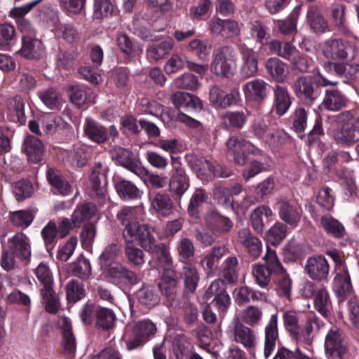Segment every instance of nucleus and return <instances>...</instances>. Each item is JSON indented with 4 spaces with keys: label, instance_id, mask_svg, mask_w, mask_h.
Masks as SVG:
<instances>
[{
    "label": "nucleus",
    "instance_id": "1",
    "mask_svg": "<svg viewBox=\"0 0 359 359\" xmlns=\"http://www.w3.org/2000/svg\"><path fill=\"white\" fill-rule=\"evenodd\" d=\"M116 218L120 222L123 229V237L126 236L127 231H131L132 241H137L140 245L146 251L151 250L156 244L155 228L149 224H140L135 208L123 207L117 213Z\"/></svg>",
    "mask_w": 359,
    "mask_h": 359
},
{
    "label": "nucleus",
    "instance_id": "2",
    "mask_svg": "<svg viewBox=\"0 0 359 359\" xmlns=\"http://www.w3.org/2000/svg\"><path fill=\"white\" fill-rule=\"evenodd\" d=\"M147 252L151 254L153 259L156 262L157 266L163 269L161 278L158 287L163 295L165 296L169 300H172L171 303V306H172L176 292L177 276L173 269L169 250L163 243H158Z\"/></svg>",
    "mask_w": 359,
    "mask_h": 359
},
{
    "label": "nucleus",
    "instance_id": "3",
    "mask_svg": "<svg viewBox=\"0 0 359 359\" xmlns=\"http://www.w3.org/2000/svg\"><path fill=\"white\" fill-rule=\"evenodd\" d=\"M262 260L263 263L258 262L252 265V273L257 285L262 288H268L272 285L271 276L283 271V265L276 250L269 247Z\"/></svg>",
    "mask_w": 359,
    "mask_h": 359
},
{
    "label": "nucleus",
    "instance_id": "4",
    "mask_svg": "<svg viewBox=\"0 0 359 359\" xmlns=\"http://www.w3.org/2000/svg\"><path fill=\"white\" fill-rule=\"evenodd\" d=\"M34 273L43 286L40 290L46 311L55 314L58 311V300L53 290V277L48 266L41 262L34 270Z\"/></svg>",
    "mask_w": 359,
    "mask_h": 359
},
{
    "label": "nucleus",
    "instance_id": "5",
    "mask_svg": "<svg viewBox=\"0 0 359 359\" xmlns=\"http://www.w3.org/2000/svg\"><path fill=\"white\" fill-rule=\"evenodd\" d=\"M168 190L175 201H180L190 187V177L179 156H172Z\"/></svg>",
    "mask_w": 359,
    "mask_h": 359
},
{
    "label": "nucleus",
    "instance_id": "6",
    "mask_svg": "<svg viewBox=\"0 0 359 359\" xmlns=\"http://www.w3.org/2000/svg\"><path fill=\"white\" fill-rule=\"evenodd\" d=\"M237 54L231 46H223L215 50L210 65L212 73L224 78H230L233 74Z\"/></svg>",
    "mask_w": 359,
    "mask_h": 359
},
{
    "label": "nucleus",
    "instance_id": "7",
    "mask_svg": "<svg viewBox=\"0 0 359 359\" xmlns=\"http://www.w3.org/2000/svg\"><path fill=\"white\" fill-rule=\"evenodd\" d=\"M157 332L156 325L149 319L136 322L131 331L126 334V344L128 351L143 347Z\"/></svg>",
    "mask_w": 359,
    "mask_h": 359
},
{
    "label": "nucleus",
    "instance_id": "8",
    "mask_svg": "<svg viewBox=\"0 0 359 359\" xmlns=\"http://www.w3.org/2000/svg\"><path fill=\"white\" fill-rule=\"evenodd\" d=\"M245 138L243 136H232L226 143L228 155L233 156L235 163L240 165L246 163L249 155L262 156L264 154L262 150Z\"/></svg>",
    "mask_w": 359,
    "mask_h": 359
},
{
    "label": "nucleus",
    "instance_id": "9",
    "mask_svg": "<svg viewBox=\"0 0 359 359\" xmlns=\"http://www.w3.org/2000/svg\"><path fill=\"white\" fill-rule=\"evenodd\" d=\"M325 353L328 359H349V349L341 329L332 327L325 338Z\"/></svg>",
    "mask_w": 359,
    "mask_h": 359
},
{
    "label": "nucleus",
    "instance_id": "10",
    "mask_svg": "<svg viewBox=\"0 0 359 359\" xmlns=\"http://www.w3.org/2000/svg\"><path fill=\"white\" fill-rule=\"evenodd\" d=\"M104 276L109 283L120 288L133 286L140 282L135 272L118 262L108 264L104 269Z\"/></svg>",
    "mask_w": 359,
    "mask_h": 359
},
{
    "label": "nucleus",
    "instance_id": "11",
    "mask_svg": "<svg viewBox=\"0 0 359 359\" xmlns=\"http://www.w3.org/2000/svg\"><path fill=\"white\" fill-rule=\"evenodd\" d=\"M205 299L206 301L212 299L209 304L217 309L219 316L222 318L225 316L231 304V297L226 291V283L221 278L215 280L210 285L205 291Z\"/></svg>",
    "mask_w": 359,
    "mask_h": 359
},
{
    "label": "nucleus",
    "instance_id": "12",
    "mask_svg": "<svg viewBox=\"0 0 359 359\" xmlns=\"http://www.w3.org/2000/svg\"><path fill=\"white\" fill-rule=\"evenodd\" d=\"M84 136L91 142L102 145L106 144L111 137L114 141L119 133L115 125L107 128L93 118H86L83 125Z\"/></svg>",
    "mask_w": 359,
    "mask_h": 359
},
{
    "label": "nucleus",
    "instance_id": "13",
    "mask_svg": "<svg viewBox=\"0 0 359 359\" xmlns=\"http://www.w3.org/2000/svg\"><path fill=\"white\" fill-rule=\"evenodd\" d=\"M293 91L304 104L311 106L320 95V90L313 76H301L294 83Z\"/></svg>",
    "mask_w": 359,
    "mask_h": 359
},
{
    "label": "nucleus",
    "instance_id": "14",
    "mask_svg": "<svg viewBox=\"0 0 359 359\" xmlns=\"http://www.w3.org/2000/svg\"><path fill=\"white\" fill-rule=\"evenodd\" d=\"M112 159L116 164L122 166L139 177L148 174V171L141 165L140 160L130 149L115 146L111 151Z\"/></svg>",
    "mask_w": 359,
    "mask_h": 359
},
{
    "label": "nucleus",
    "instance_id": "15",
    "mask_svg": "<svg viewBox=\"0 0 359 359\" xmlns=\"http://www.w3.org/2000/svg\"><path fill=\"white\" fill-rule=\"evenodd\" d=\"M279 218L291 229L297 228L301 221L303 210L294 199H282L277 203Z\"/></svg>",
    "mask_w": 359,
    "mask_h": 359
},
{
    "label": "nucleus",
    "instance_id": "16",
    "mask_svg": "<svg viewBox=\"0 0 359 359\" xmlns=\"http://www.w3.org/2000/svg\"><path fill=\"white\" fill-rule=\"evenodd\" d=\"M269 84L261 79H255L243 86V91L247 102L262 105L269 95Z\"/></svg>",
    "mask_w": 359,
    "mask_h": 359
},
{
    "label": "nucleus",
    "instance_id": "17",
    "mask_svg": "<svg viewBox=\"0 0 359 359\" xmlns=\"http://www.w3.org/2000/svg\"><path fill=\"white\" fill-rule=\"evenodd\" d=\"M210 102L217 108L226 109L238 104L241 102V96L238 88H233L229 93H226L218 86H212L210 90Z\"/></svg>",
    "mask_w": 359,
    "mask_h": 359
},
{
    "label": "nucleus",
    "instance_id": "18",
    "mask_svg": "<svg viewBox=\"0 0 359 359\" xmlns=\"http://www.w3.org/2000/svg\"><path fill=\"white\" fill-rule=\"evenodd\" d=\"M8 249L17 259L22 262H29L32 246L29 238L23 232H18L8 239Z\"/></svg>",
    "mask_w": 359,
    "mask_h": 359
},
{
    "label": "nucleus",
    "instance_id": "19",
    "mask_svg": "<svg viewBox=\"0 0 359 359\" xmlns=\"http://www.w3.org/2000/svg\"><path fill=\"white\" fill-rule=\"evenodd\" d=\"M196 175L201 180L209 182L214 178L229 177L232 175V170L226 166H223L204 158L196 172Z\"/></svg>",
    "mask_w": 359,
    "mask_h": 359
},
{
    "label": "nucleus",
    "instance_id": "20",
    "mask_svg": "<svg viewBox=\"0 0 359 359\" xmlns=\"http://www.w3.org/2000/svg\"><path fill=\"white\" fill-rule=\"evenodd\" d=\"M324 68L327 72H333L340 78L355 80L359 75V55L349 62H327Z\"/></svg>",
    "mask_w": 359,
    "mask_h": 359
},
{
    "label": "nucleus",
    "instance_id": "21",
    "mask_svg": "<svg viewBox=\"0 0 359 359\" xmlns=\"http://www.w3.org/2000/svg\"><path fill=\"white\" fill-rule=\"evenodd\" d=\"M210 30L217 36L231 39L238 36L241 28L237 21L231 19H221L213 17L210 21Z\"/></svg>",
    "mask_w": 359,
    "mask_h": 359
},
{
    "label": "nucleus",
    "instance_id": "22",
    "mask_svg": "<svg viewBox=\"0 0 359 359\" xmlns=\"http://www.w3.org/2000/svg\"><path fill=\"white\" fill-rule=\"evenodd\" d=\"M349 103L346 95L337 88H327L321 102L323 109L329 111H339L346 108Z\"/></svg>",
    "mask_w": 359,
    "mask_h": 359
},
{
    "label": "nucleus",
    "instance_id": "23",
    "mask_svg": "<svg viewBox=\"0 0 359 359\" xmlns=\"http://www.w3.org/2000/svg\"><path fill=\"white\" fill-rule=\"evenodd\" d=\"M305 272L313 280H323L326 279L330 271L327 260L323 255L309 257L304 268Z\"/></svg>",
    "mask_w": 359,
    "mask_h": 359
},
{
    "label": "nucleus",
    "instance_id": "24",
    "mask_svg": "<svg viewBox=\"0 0 359 359\" xmlns=\"http://www.w3.org/2000/svg\"><path fill=\"white\" fill-rule=\"evenodd\" d=\"M324 323L315 313H309L302 325L297 344L311 345Z\"/></svg>",
    "mask_w": 359,
    "mask_h": 359
},
{
    "label": "nucleus",
    "instance_id": "25",
    "mask_svg": "<svg viewBox=\"0 0 359 359\" xmlns=\"http://www.w3.org/2000/svg\"><path fill=\"white\" fill-rule=\"evenodd\" d=\"M205 222L211 233L217 236L228 233L233 226L229 217L222 215L216 210H212L208 213Z\"/></svg>",
    "mask_w": 359,
    "mask_h": 359
},
{
    "label": "nucleus",
    "instance_id": "26",
    "mask_svg": "<svg viewBox=\"0 0 359 359\" xmlns=\"http://www.w3.org/2000/svg\"><path fill=\"white\" fill-rule=\"evenodd\" d=\"M153 214L158 217H167L174 211V203L169 194L160 191L149 195Z\"/></svg>",
    "mask_w": 359,
    "mask_h": 359
},
{
    "label": "nucleus",
    "instance_id": "27",
    "mask_svg": "<svg viewBox=\"0 0 359 359\" xmlns=\"http://www.w3.org/2000/svg\"><path fill=\"white\" fill-rule=\"evenodd\" d=\"M42 0H34L21 7L15 8L10 12V16L15 18L18 29L28 36H34L35 32L29 20L25 18L34 6L41 3Z\"/></svg>",
    "mask_w": 359,
    "mask_h": 359
},
{
    "label": "nucleus",
    "instance_id": "28",
    "mask_svg": "<svg viewBox=\"0 0 359 359\" xmlns=\"http://www.w3.org/2000/svg\"><path fill=\"white\" fill-rule=\"evenodd\" d=\"M44 145L42 141L33 135H27L22 147V151L32 163H39L43 160Z\"/></svg>",
    "mask_w": 359,
    "mask_h": 359
},
{
    "label": "nucleus",
    "instance_id": "29",
    "mask_svg": "<svg viewBox=\"0 0 359 359\" xmlns=\"http://www.w3.org/2000/svg\"><path fill=\"white\" fill-rule=\"evenodd\" d=\"M237 48L242 56L243 65L240 73L243 79H248L256 75L257 67V60L255 56L254 51L244 43L237 45Z\"/></svg>",
    "mask_w": 359,
    "mask_h": 359
},
{
    "label": "nucleus",
    "instance_id": "30",
    "mask_svg": "<svg viewBox=\"0 0 359 359\" xmlns=\"http://www.w3.org/2000/svg\"><path fill=\"white\" fill-rule=\"evenodd\" d=\"M131 231H127L124 240V255L127 262L133 267L142 268L145 262L144 253L143 250L138 248L135 242L132 241L133 236Z\"/></svg>",
    "mask_w": 359,
    "mask_h": 359
},
{
    "label": "nucleus",
    "instance_id": "31",
    "mask_svg": "<svg viewBox=\"0 0 359 359\" xmlns=\"http://www.w3.org/2000/svg\"><path fill=\"white\" fill-rule=\"evenodd\" d=\"M272 109L278 116L285 115L292 105V97L286 86L276 84L273 88Z\"/></svg>",
    "mask_w": 359,
    "mask_h": 359
},
{
    "label": "nucleus",
    "instance_id": "32",
    "mask_svg": "<svg viewBox=\"0 0 359 359\" xmlns=\"http://www.w3.org/2000/svg\"><path fill=\"white\" fill-rule=\"evenodd\" d=\"M306 20L310 29L316 34H323L328 30V22L322 13V6L311 4L308 6Z\"/></svg>",
    "mask_w": 359,
    "mask_h": 359
},
{
    "label": "nucleus",
    "instance_id": "33",
    "mask_svg": "<svg viewBox=\"0 0 359 359\" xmlns=\"http://www.w3.org/2000/svg\"><path fill=\"white\" fill-rule=\"evenodd\" d=\"M351 50L352 46L351 43L341 39L327 40L324 46L325 55L332 60H344L347 58L348 52Z\"/></svg>",
    "mask_w": 359,
    "mask_h": 359
},
{
    "label": "nucleus",
    "instance_id": "34",
    "mask_svg": "<svg viewBox=\"0 0 359 359\" xmlns=\"http://www.w3.org/2000/svg\"><path fill=\"white\" fill-rule=\"evenodd\" d=\"M8 111V118L10 121L24 126L27 123V116L25 111V102L23 97L16 95L6 101Z\"/></svg>",
    "mask_w": 359,
    "mask_h": 359
},
{
    "label": "nucleus",
    "instance_id": "35",
    "mask_svg": "<svg viewBox=\"0 0 359 359\" xmlns=\"http://www.w3.org/2000/svg\"><path fill=\"white\" fill-rule=\"evenodd\" d=\"M22 45L20 50L24 57L29 60H41L44 55V46L41 41L33 36L25 35L22 39Z\"/></svg>",
    "mask_w": 359,
    "mask_h": 359
},
{
    "label": "nucleus",
    "instance_id": "36",
    "mask_svg": "<svg viewBox=\"0 0 359 359\" xmlns=\"http://www.w3.org/2000/svg\"><path fill=\"white\" fill-rule=\"evenodd\" d=\"M278 314H273L264 329V355L268 359L276 347V341L278 340Z\"/></svg>",
    "mask_w": 359,
    "mask_h": 359
},
{
    "label": "nucleus",
    "instance_id": "37",
    "mask_svg": "<svg viewBox=\"0 0 359 359\" xmlns=\"http://www.w3.org/2000/svg\"><path fill=\"white\" fill-rule=\"evenodd\" d=\"M238 238L249 256L253 259H256L260 256L262 249V242L258 238L254 236L248 229L244 228L239 230Z\"/></svg>",
    "mask_w": 359,
    "mask_h": 359
},
{
    "label": "nucleus",
    "instance_id": "38",
    "mask_svg": "<svg viewBox=\"0 0 359 359\" xmlns=\"http://www.w3.org/2000/svg\"><path fill=\"white\" fill-rule=\"evenodd\" d=\"M248 118L247 111H226L221 116L224 128L231 130H240L246 124Z\"/></svg>",
    "mask_w": 359,
    "mask_h": 359
},
{
    "label": "nucleus",
    "instance_id": "39",
    "mask_svg": "<svg viewBox=\"0 0 359 359\" xmlns=\"http://www.w3.org/2000/svg\"><path fill=\"white\" fill-rule=\"evenodd\" d=\"M171 101L179 110H201L203 109L202 101L198 97L184 92H176L171 96Z\"/></svg>",
    "mask_w": 359,
    "mask_h": 359
},
{
    "label": "nucleus",
    "instance_id": "40",
    "mask_svg": "<svg viewBox=\"0 0 359 359\" xmlns=\"http://www.w3.org/2000/svg\"><path fill=\"white\" fill-rule=\"evenodd\" d=\"M174 41L170 37H165L161 41L150 44L147 48V57L151 62H157L165 57L172 49Z\"/></svg>",
    "mask_w": 359,
    "mask_h": 359
},
{
    "label": "nucleus",
    "instance_id": "41",
    "mask_svg": "<svg viewBox=\"0 0 359 359\" xmlns=\"http://www.w3.org/2000/svg\"><path fill=\"white\" fill-rule=\"evenodd\" d=\"M333 290L341 300H344L351 294L353 286L348 269L336 272L333 280Z\"/></svg>",
    "mask_w": 359,
    "mask_h": 359
},
{
    "label": "nucleus",
    "instance_id": "42",
    "mask_svg": "<svg viewBox=\"0 0 359 359\" xmlns=\"http://www.w3.org/2000/svg\"><path fill=\"white\" fill-rule=\"evenodd\" d=\"M301 7L297 6L290 15L284 20L274 22L278 31L284 36L293 37L297 32V22Z\"/></svg>",
    "mask_w": 359,
    "mask_h": 359
},
{
    "label": "nucleus",
    "instance_id": "43",
    "mask_svg": "<svg viewBox=\"0 0 359 359\" xmlns=\"http://www.w3.org/2000/svg\"><path fill=\"white\" fill-rule=\"evenodd\" d=\"M334 141L341 145L346 147L353 146L359 141V135L352 123L341 124V126L334 131Z\"/></svg>",
    "mask_w": 359,
    "mask_h": 359
},
{
    "label": "nucleus",
    "instance_id": "44",
    "mask_svg": "<svg viewBox=\"0 0 359 359\" xmlns=\"http://www.w3.org/2000/svg\"><path fill=\"white\" fill-rule=\"evenodd\" d=\"M114 188L118 196L123 201H133L141 197V191L131 181L122 177L114 180Z\"/></svg>",
    "mask_w": 359,
    "mask_h": 359
},
{
    "label": "nucleus",
    "instance_id": "45",
    "mask_svg": "<svg viewBox=\"0 0 359 359\" xmlns=\"http://www.w3.org/2000/svg\"><path fill=\"white\" fill-rule=\"evenodd\" d=\"M90 196L93 199H101L103 202L107 196V177L104 174L93 171L90 176Z\"/></svg>",
    "mask_w": 359,
    "mask_h": 359
},
{
    "label": "nucleus",
    "instance_id": "46",
    "mask_svg": "<svg viewBox=\"0 0 359 359\" xmlns=\"http://www.w3.org/2000/svg\"><path fill=\"white\" fill-rule=\"evenodd\" d=\"M179 319L182 320L187 328H192L196 325L198 320V309L187 299L179 302L177 309Z\"/></svg>",
    "mask_w": 359,
    "mask_h": 359
},
{
    "label": "nucleus",
    "instance_id": "47",
    "mask_svg": "<svg viewBox=\"0 0 359 359\" xmlns=\"http://www.w3.org/2000/svg\"><path fill=\"white\" fill-rule=\"evenodd\" d=\"M345 8V4L340 1H335L330 6L331 19L339 32L349 36L351 32L346 23Z\"/></svg>",
    "mask_w": 359,
    "mask_h": 359
},
{
    "label": "nucleus",
    "instance_id": "48",
    "mask_svg": "<svg viewBox=\"0 0 359 359\" xmlns=\"http://www.w3.org/2000/svg\"><path fill=\"white\" fill-rule=\"evenodd\" d=\"M226 248L224 246H215L207 253L201 261V264L208 275L216 272L219 259L224 255Z\"/></svg>",
    "mask_w": 359,
    "mask_h": 359
},
{
    "label": "nucleus",
    "instance_id": "49",
    "mask_svg": "<svg viewBox=\"0 0 359 359\" xmlns=\"http://www.w3.org/2000/svg\"><path fill=\"white\" fill-rule=\"evenodd\" d=\"M320 224L328 236L334 238H342L346 233L344 224L331 215L322 216Z\"/></svg>",
    "mask_w": 359,
    "mask_h": 359
},
{
    "label": "nucleus",
    "instance_id": "50",
    "mask_svg": "<svg viewBox=\"0 0 359 359\" xmlns=\"http://www.w3.org/2000/svg\"><path fill=\"white\" fill-rule=\"evenodd\" d=\"M135 297L141 306L151 309L158 304L160 297L154 287L142 285L135 294Z\"/></svg>",
    "mask_w": 359,
    "mask_h": 359
},
{
    "label": "nucleus",
    "instance_id": "51",
    "mask_svg": "<svg viewBox=\"0 0 359 359\" xmlns=\"http://www.w3.org/2000/svg\"><path fill=\"white\" fill-rule=\"evenodd\" d=\"M62 335L64 353L69 357H74L76 349V338L71 322L67 318H65L62 320Z\"/></svg>",
    "mask_w": 359,
    "mask_h": 359
},
{
    "label": "nucleus",
    "instance_id": "52",
    "mask_svg": "<svg viewBox=\"0 0 359 359\" xmlns=\"http://www.w3.org/2000/svg\"><path fill=\"white\" fill-rule=\"evenodd\" d=\"M265 69L271 79L278 83L283 82L287 75L286 64L278 57H270L265 62Z\"/></svg>",
    "mask_w": 359,
    "mask_h": 359
},
{
    "label": "nucleus",
    "instance_id": "53",
    "mask_svg": "<svg viewBox=\"0 0 359 359\" xmlns=\"http://www.w3.org/2000/svg\"><path fill=\"white\" fill-rule=\"evenodd\" d=\"M46 177L49 184L62 195L65 196L71 193V185L60 170L53 168H48Z\"/></svg>",
    "mask_w": 359,
    "mask_h": 359
},
{
    "label": "nucleus",
    "instance_id": "54",
    "mask_svg": "<svg viewBox=\"0 0 359 359\" xmlns=\"http://www.w3.org/2000/svg\"><path fill=\"white\" fill-rule=\"evenodd\" d=\"M181 276L184 280L185 290L194 293L200 279L196 266L191 263L184 264L182 269Z\"/></svg>",
    "mask_w": 359,
    "mask_h": 359
},
{
    "label": "nucleus",
    "instance_id": "55",
    "mask_svg": "<svg viewBox=\"0 0 359 359\" xmlns=\"http://www.w3.org/2000/svg\"><path fill=\"white\" fill-rule=\"evenodd\" d=\"M95 317L96 327L102 331L111 329L116 318L113 310L102 306L95 309Z\"/></svg>",
    "mask_w": 359,
    "mask_h": 359
},
{
    "label": "nucleus",
    "instance_id": "56",
    "mask_svg": "<svg viewBox=\"0 0 359 359\" xmlns=\"http://www.w3.org/2000/svg\"><path fill=\"white\" fill-rule=\"evenodd\" d=\"M41 236L47 252L51 254L58 239H60L56 222L54 220H50L41 229Z\"/></svg>",
    "mask_w": 359,
    "mask_h": 359
},
{
    "label": "nucleus",
    "instance_id": "57",
    "mask_svg": "<svg viewBox=\"0 0 359 359\" xmlns=\"http://www.w3.org/2000/svg\"><path fill=\"white\" fill-rule=\"evenodd\" d=\"M248 29L252 39L255 40L257 43L260 44L262 47L269 45V29L263 21L255 20L250 22Z\"/></svg>",
    "mask_w": 359,
    "mask_h": 359
},
{
    "label": "nucleus",
    "instance_id": "58",
    "mask_svg": "<svg viewBox=\"0 0 359 359\" xmlns=\"http://www.w3.org/2000/svg\"><path fill=\"white\" fill-rule=\"evenodd\" d=\"M234 339L242 344L246 348L250 350L255 346L256 336L253 330L238 323L234 327Z\"/></svg>",
    "mask_w": 359,
    "mask_h": 359
},
{
    "label": "nucleus",
    "instance_id": "59",
    "mask_svg": "<svg viewBox=\"0 0 359 359\" xmlns=\"http://www.w3.org/2000/svg\"><path fill=\"white\" fill-rule=\"evenodd\" d=\"M208 198V193L203 188H197L191 195L187 207V212L191 217L198 219L201 216L200 209Z\"/></svg>",
    "mask_w": 359,
    "mask_h": 359
},
{
    "label": "nucleus",
    "instance_id": "60",
    "mask_svg": "<svg viewBox=\"0 0 359 359\" xmlns=\"http://www.w3.org/2000/svg\"><path fill=\"white\" fill-rule=\"evenodd\" d=\"M274 282L278 295L290 300L292 280L283 266V271L276 274Z\"/></svg>",
    "mask_w": 359,
    "mask_h": 359
},
{
    "label": "nucleus",
    "instance_id": "61",
    "mask_svg": "<svg viewBox=\"0 0 359 359\" xmlns=\"http://www.w3.org/2000/svg\"><path fill=\"white\" fill-rule=\"evenodd\" d=\"M70 127V125L60 116L50 115L43 117L41 121L42 131L47 135H52L60 130Z\"/></svg>",
    "mask_w": 359,
    "mask_h": 359
},
{
    "label": "nucleus",
    "instance_id": "62",
    "mask_svg": "<svg viewBox=\"0 0 359 359\" xmlns=\"http://www.w3.org/2000/svg\"><path fill=\"white\" fill-rule=\"evenodd\" d=\"M97 212L95 205L92 203H84L78 205L74 210L72 220L74 226H79L84 221L90 219Z\"/></svg>",
    "mask_w": 359,
    "mask_h": 359
},
{
    "label": "nucleus",
    "instance_id": "63",
    "mask_svg": "<svg viewBox=\"0 0 359 359\" xmlns=\"http://www.w3.org/2000/svg\"><path fill=\"white\" fill-rule=\"evenodd\" d=\"M287 232V226L284 223L276 222L266 232L265 239L267 247L269 245L276 246L282 243L285 238ZM268 248H266V250Z\"/></svg>",
    "mask_w": 359,
    "mask_h": 359
},
{
    "label": "nucleus",
    "instance_id": "64",
    "mask_svg": "<svg viewBox=\"0 0 359 359\" xmlns=\"http://www.w3.org/2000/svg\"><path fill=\"white\" fill-rule=\"evenodd\" d=\"M222 276L229 284L234 283L238 278V260L236 256L228 257L222 265Z\"/></svg>",
    "mask_w": 359,
    "mask_h": 359
}]
</instances>
